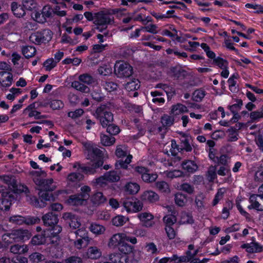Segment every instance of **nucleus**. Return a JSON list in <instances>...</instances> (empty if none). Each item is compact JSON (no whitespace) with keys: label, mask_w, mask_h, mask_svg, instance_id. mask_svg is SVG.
Instances as JSON below:
<instances>
[{"label":"nucleus","mask_w":263,"mask_h":263,"mask_svg":"<svg viewBox=\"0 0 263 263\" xmlns=\"http://www.w3.org/2000/svg\"><path fill=\"white\" fill-rule=\"evenodd\" d=\"M101 143L105 146H110L115 142V138L114 137L101 134L100 135Z\"/></svg>","instance_id":"a19ab883"},{"label":"nucleus","mask_w":263,"mask_h":263,"mask_svg":"<svg viewBox=\"0 0 263 263\" xmlns=\"http://www.w3.org/2000/svg\"><path fill=\"white\" fill-rule=\"evenodd\" d=\"M79 80L87 85H90L96 82V79L88 73H84L79 76Z\"/></svg>","instance_id":"ea45409f"},{"label":"nucleus","mask_w":263,"mask_h":263,"mask_svg":"<svg viewBox=\"0 0 263 263\" xmlns=\"http://www.w3.org/2000/svg\"><path fill=\"white\" fill-rule=\"evenodd\" d=\"M37 186L40 187V190H44L46 191L52 192L54 191L57 187V183L54 182L52 178L50 179H43L41 181V184H38Z\"/></svg>","instance_id":"dca6fc26"},{"label":"nucleus","mask_w":263,"mask_h":263,"mask_svg":"<svg viewBox=\"0 0 263 263\" xmlns=\"http://www.w3.org/2000/svg\"><path fill=\"white\" fill-rule=\"evenodd\" d=\"M29 259L31 263H39L45 260L44 256L39 253L34 252L29 256Z\"/></svg>","instance_id":"49530a36"},{"label":"nucleus","mask_w":263,"mask_h":263,"mask_svg":"<svg viewBox=\"0 0 263 263\" xmlns=\"http://www.w3.org/2000/svg\"><path fill=\"white\" fill-rule=\"evenodd\" d=\"M180 222L182 224H192L194 222V219L191 214L182 212L181 215Z\"/></svg>","instance_id":"3c124183"},{"label":"nucleus","mask_w":263,"mask_h":263,"mask_svg":"<svg viewBox=\"0 0 263 263\" xmlns=\"http://www.w3.org/2000/svg\"><path fill=\"white\" fill-rule=\"evenodd\" d=\"M91 185L96 188H102L108 185V181L105 175L101 176L91 181Z\"/></svg>","instance_id":"bb28decb"},{"label":"nucleus","mask_w":263,"mask_h":263,"mask_svg":"<svg viewBox=\"0 0 263 263\" xmlns=\"http://www.w3.org/2000/svg\"><path fill=\"white\" fill-rule=\"evenodd\" d=\"M52 33L49 29H45L34 32L30 35L29 40L36 45L46 43L51 40Z\"/></svg>","instance_id":"7ed1b4c3"},{"label":"nucleus","mask_w":263,"mask_h":263,"mask_svg":"<svg viewBox=\"0 0 263 263\" xmlns=\"http://www.w3.org/2000/svg\"><path fill=\"white\" fill-rule=\"evenodd\" d=\"M110 104H101L96 110L95 117L97 119L102 126L105 128L114 121V116L110 110Z\"/></svg>","instance_id":"f257e3e1"},{"label":"nucleus","mask_w":263,"mask_h":263,"mask_svg":"<svg viewBox=\"0 0 263 263\" xmlns=\"http://www.w3.org/2000/svg\"><path fill=\"white\" fill-rule=\"evenodd\" d=\"M123 205L128 212H137L142 209L143 204L140 201H136L132 198L123 200Z\"/></svg>","instance_id":"6e6552de"},{"label":"nucleus","mask_w":263,"mask_h":263,"mask_svg":"<svg viewBox=\"0 0 263 263\" xmlns=\"http://www.w3.org/2000/svg\"><path fill=\"white\" fill-rule=\"evenodd\" d=\"M0 193L2 194L0 198V210L8 211L15 200L14 193L12 191L3 186H0Z\"/></svg>","instance_id":"f03ea898"},{"label":"nucleus","mask_w":263,"mask_h":263,"mask_svg":"<svg viewBox=\"0 0 263 263\" xmlns=\"http://www.w3.org/2000/svg\"><path fill=\"white\" fill-rule=\"evenodd\" d=\"M73 233L76 236V238H89L87 231L83 228L76 230Z\"/></svg>","instance_id":"69168bd1"},{"label":"nucleus","mask_w":263,"mask_h":263,"mask_svg":"<svg viewBox=\"0 0 263 263\" xmlns=\"http://www.w3.org/2000/svg\"><path fill=\"white\" fill-rule=\"evenodd\" d=\"M242 248L246 249L249 253L260 252L262 251V247L256 242L243 244L241 246Z\"/></svg>","instance_id":"393cba45"},{"label":"nucleus","mask_w":263,"mask_h":263,"mask_svg":"<svg viewBox=\"0 0 263 263\" xmlns=\"http://www.w3.org/2000/svg\"><path fill=\"white\" fill-rule=\"evenodd\" d=\"M81 82L74 81L71 83V87L76 89V90L80 91L83 93H88L90 91L89 88L81 83Z\"/></svg>","instance_id":"72a5a7b5"},{"label":"nucleus","mask_w":263,"mask_h":263,"mask_svg":"<svg viewBox=\"0 0 263 263\" xmlns=\"http://www.w3.org/2000/svg\"><path fill=\"white\" fill-rule=\"evenodd\" d=\"M39 195L41 201L43 202L44 201H52L54 200V197L51 192L40 190Z\"/></svg>","instance_id":"f704fd0d"},{"label":"nucleus","mask_w":263,"mask_h":263,"mask_svg":"<svg viewBox=\"0 0 263 263\" xmlns=\"http://www.w3.org/2000/svg\"><path fill=\"white\" fill-rule=\"evenodd\" d=\"M127 256L129 258L128 263L129 262H137L141 259V252L139 251L133 249L130 254L127 255Z\"/></svg>","instance_id":"c03bdc74"},{"label":"nucleus","mask_w":263,"mask_h":263,"mask_svg":"<svg viewBox=\"0 0 263 263\" xmlns=\"http://www.w3.org/2000/svg\"><path fill=\"white\" fill-rule=\"evenodd\" d=\"M42 218L46 226L52 227L57 224L59 221L58 215L52 212H49L44 215Z\"/></svg>","instance_id":"a211bd4d"},{"label":"nucleus","mask_w":263,"mask_h":263,"mask_svg":"<svg viewBox=\"0 0 263 263\" xmlns=\"http://www.w3.org/2000/svg\"><path fill=\"white\" fill-rule=\"evenodd\" d=\"M123 233L114 234L109 239L107 246L109 248L115 249L119 247L123 241Z\"/></svg>","instance_id":"6ab92c4d"},{"label":"nucleus","mask_w":263,"mask_h":263,"mask_svg":"<svg viewBox=\"0 0 263 263\" xmlns=\"http://www.w3.org/2000/svg\"><path fill=\"white\" fill-rule=\"evenodd\" d=\"M249 201L251 204L248 206L249 209H255L257 211H263V195L252 194L250 196Z\"/></svg>","instance_id":"9b49d317"},{"label":"nucleus","mask_w":263,"mask_h":263,"mask_svg":"<svg viewBox=\"0 0 263 263\" xmlns=\"http://www.w3.org/2000/svg\"><path fill=\"white\" fill-rule=\"evenodd\" d=\"M189 137H183L181 139L180 146L181 149H184L186 152H191L192 149V146L190 144Z\"/></svg>","instance_id":"09e8293b"},{"label":"nucleus","mask_w":263,"mask_h":263,"mask_svg":"<svg viewBox=\"0 0 263 263\" xmlns=\"http://www.w3.org/2000/svg\"><path fill=\"white\" fill-rule=\"evenodd\" d=\"M89 229L91 232L97 235L102 234L105 231L104 227L96 223H92Z\"/></svg>","instance_id":"de8ad7c7"},{"label":"nucleus","mask_w":263,"mask_h":263,"mask_svg":"<svg viewBox=\"0 0 263 263\" xmlns=\"http://www.w3.org/2000/svg\"><path fill=\"white\" fill-rule=\"evenodd\" d=\"M163 221L165 223V227L168 226V227H172L175 223L176 222V217L172 215H168L165 216L163 217Z\"/></svg>","instance_id":"338daca9"},{"label":"nucleus","mask_w":263,"mask_h":263,"mask_svg":"<svg viewBox=\"0 0 263 263\" xmlns=\"http://www.w3.org/2000/svg\"><path fill=\"white\" fill-rule=\"evenodd\" d=\"M0 181L8 185H12L14 187V179L11 176L3 175L0 176Z\"/></svg>","instance_id":"e2e57ef3"},{"label":"nucleus","mask_w":263,"mask_h":263,"mask_svg":"<svg viewBox=\"0 0 263 263\" xmlns=\"http://www.w3.org/2000/svg\"><path fill=\"white\" fill-rule=\"evenodd\" d=\"M83 145L85 148V153L87 159L94 162L98 160H102V151L99 148L89 143H84Z\"/></svg>","instance_id":"423d86ee"},{"label":"nucleus","mask_w":263,"mask_h":263,"mask_svg":"<svg viewBox=\"0 0 263 263\" xmlns=\"http://www.w3.org/2000/svg\"><path fill=\"white\" fill-rule=\"evenodd\" d=\"M90 240V238H76V240L73 242V245L75 248L80 250L83 248L87 247L88 245Z\"/></svg>","instance_id":"58836bf2"},{"label":"nucleus","mask_w":263,"mask_h":263,"mask_svg":"<svg viewBox=\"0 0 263 263\" xmlns=\"http://www.w3.org/2000/svg\"><path fill=\"white\" fill-rule=\"evenodd\" d=\"M102 255L100 249L97 247H90L87 249V255L89 258L97 259L99 258Z\"/></svg>","instance_id":"c85d7f7f"},{"label":"nucleus","mask_w":263,"mask_h":263,"mask_svg":"<svg viewBox=\"0 0 263 263\" xmlns=\"http://www.w3.org/2000/svg\"><path fill=\"white\" fill-rule=\"evenodd\" d=\"M62 218L72 229H78L81 225L80 217L75 214L66 212L63 213Z\"/></svg>","instance_id":"0eeeda50"},{"label":"nucleus","mask_w":263,"mask_h":263,"mask_svg":"<svg viewBox=\"0 0 263 263\" xmlns=\"http://www.w3.org/2000/svg\"><path fill=\"white\" fill-rule=\"evenodd\" d=\"M10 7L13 15L16 17H23L26 15V11L22 4L20 5L16 2H13L11 3Z\"/></svg>","instance_id":"aec40b11"},{"label":"nucleus","mask_w":263,"mask_h":263,"mask_svg":"<svg viewBox=\"0 0 263 263\" xmlns=\"http://www.w3.org/2000/svg\"><path fill=\"white\" fill-rule=\"evenodd\" d=\"M138 217L141 221L142 225L146 227H151L154 224L153 221L154 216L149 213L143 212L139 213L138 215Z\"/></svg>","instance_id":"f3484780"},{"label":"nucleus","mask_w":263,"mask_h":263,"mask_svg":"<svg viewBox=\"0 0 263 263\" xmlns=\"http://www.w3.org/2000/svg\"><path fill=\"white\" fill-rule=\"evenodd\" d=\"M126 190L130 194L137 193L139 189V185L136 183L130 182L127 183L125 186Z\"/></svg>","instance_id":"6e6d98bb"},{"label":"nucleus","mask_w":263,"mask_h":263,"mask_svg":"<svg viewBox=\"0 0 263 263\" xmlns=\"http://www.w3.org/2000/svg\"><path fill=\"white\" fill-rule=\"evenodd\" d=\"M107 200L106 197L104 196L103 193L100 192H98L94 194L91 197V201L93 205H100Z\"/></svg>","instance_id":"4be33fe9"},{"label":"nucleus","mask_w":263,"mask_h":263,"mask_svg":"<svg viewBox=\"0 0 263 263\" xmlns=\"http://www.w3.org/2000/svg\"><path fill=\"white\" fill-rule=\"evenodd\" d=\"M206 175L209 181H213L217 177L216 166L213 165L210 166L208 168Z\"/></svg>","instance_id":"603ef678"},{"label":"nucleus","mask_w":263,"mask_h":263,"mask_svg":"<svg viewBox=\"0 0 263 263\" xmlns=\"http://www.w3.org/2000/svg\"><path fill=\"white\" fill-rule=\"evenodd\" d=\"M86 200L79 194L78 195H71L67 200L68 203L72 205H82Z\"/></svg>","instance_id":"a878e982"},{"label":"nucleus","mask_w":263,"mask_h":263,"mask_svg":"<svg viewBox=\"0 0 263 263\" xmlns=\"http://www.w3.org/2000/svg\"><path fill=\"white\" fill-rule=\"evenodd\" d=\"M29 235V233L28 231L21 229L16 230L6 235L7 237L9 238V239L7 240L6 242L11 243L13 242H18L24 240L25 237L28 239Z\"/></svg>","instance_id":"1a4fd4ad"},{"label":"nucleus","mask_w":263,"mask_h":263,"mask_svg":"<svg viewBox=\"0 0 263 263\" xmlns=\"http://www.w3.org/2000/svg\"><path fill=\"white\" fill-rule=\"evenodd\" d=\"M250 118L251 122H258L260 119H263V111L260 109L253 111L250 114Z\"/></svg>","instance_id":"a18cd8bd"},{"label":"nucleus","mask_w":263,"mask_h":263,"mask_svg":"<svg viewBox=\"0 0 263 263\" xmlns=\"http://www.w3.org/2000/svg\"><path fill=\"white\" fill-rule=\"evenodd\" d=\"M22 4L25 11H35L37 8L38 4L35 0H22Z\"/></svg>","instance_id":"cd10ccee"},{"label":"nucleus","mask_w":263,"mask_h":263,"mask_svg":"<svg viewBox=\"0 0 263 263\" xmlns=\"http://www.w3.org/2000/svg\"><path fill=\"white\" fill-rule=\"evenodd\" d=\"M101 86L108 92H112L117 89L118 84L112 81H102Z\"/></svg>","instance_id":"4c0bfd02"},{"label":"nucleus","mask_w":263,"mask_h":263,"mask_svg":"<svg viewBox=\"0 0 263 263\" xmlns=\"http://www.w3.org/2000/svg\"><path fill=\"white\" fill-rule=\"evenodd\" d=\"M113 22V18L109 15L103 12H98L96 14L93 23L97 26L96 29L100 32H102L106 29L107 25L111 24Z\"/></svg>","instance_id":"39448f33"},{"label":"nucleus","mask_w":263,"mask_h":263,"mask_svg":"<svg viewBox=\"0 0 263 263\" xmlns=\"http://www.w3.org/2000/svg\"><path fill=\"white\" fill-rule=\"evenodd\" d=\"M148 172H146V173L142 175L141 178L144 181L147 182L155 181L158 177L157 175L155 174H151Z\"/></svg>","instance_id":"774afa93"},{"label":"nucleus","mask_w":263,"mask_h":263,"mask_svg":"<svg viewBox=\"0 0 263 263\" xmlns=\"http://www.w3.org/2000/svg\"><path fill=\"white\" fill-rule=\"evenodd\" d=\"M106 179L108 182H115L120 180V176L119 173L115 171H111L104 174Z\"/></svg>","instance_id":"2f4dec72"},{"label":"nucleus","mask_w":263,"mask_h":263,"mask_svg":"<svg viewBox=\"0 0 263 263\" xmlns=\"http://www.w3.org/2000/svg\"><path fill=\"white\" fill-rule=\"evenodd\" d=\"M186 196L181 193H177L175 195V203L179 206H183L186 203Z\"/></svg>","instance_id":"79ce46f5"},{"label":"nucleus","mask_w":263,"mask_h":263,"mask_svg":"<svg viewBox=\"0 0 263 263\" xmlns=\"http://www.w3.org/2000/svg\"><path fill=\"white\" fill-rule=\"evenodd\" d=\"M156 186L162 193H168L170 192L168 184L164 181L157 182L156 183Z\"/></svg>","instance_id":"8fccbe9b"},{"label":"nucleus","mask_w":263,"mask_h":263,"mask_svg":"<svg viewBox=\"0 0 263 263\" xmlns=\"http://www.w3.org/2000/svg\"><path fill=\"white\" fill-rule=\"evenodd\" d=\"M92 163L87 166H82L78 164L82 172L86 174L93 175L96 173V169L101 166L103 164V160H98L96 162H91Z\"/></svg>","instance_id":"f8f14e48"},{"label":"nucleus","mask_w":263,"mask_h":263,"mask_svg":"<svg viewBox=\"0 0 263 263\" xmlns=\"http://www.w3.org/2000/svg\"><path fill=\"white\" fill-rule=\"evenodd\" d=\"M134 249V247L126 242L123 241L119 245L118 247L119 251L123 255H128L132 252V250Z\"/></svg>","instance_id":"e433bc0d"},{"label":"nucleus","mask_w":263,"mask_h":263,"mask_svg":"<svg viewBox=\"0 0 263 263\" xmlns=\"http://www.w3.org/2000/svg\"><path fill=\"white\" fill-rule=\"evenodd\" d=\"M182 168L188 173H193L196 172L198 168L197 164L192 160H186L182 163Z\"/></svg>","instance_id":"b1692460"},{"label":"nucleus","mask_w":263,"mask_h":263,"mask_svg":"<svg viewBox=\"0 0 263 263\" xmlns=\"http://www.w3.org/2000/svg\"><path fill=\"white\" fill-rule=\"evenodd\" d=\"M164 173L167 178L170 179L181 177L183 176V172L177 170H174L171 171H165Z\"/></svg>","instance_id":"864d4df0"},{"label":"nucleus","mask_w":263,"mask_h":263,"mask_svg":"<svg viewBox=\"0 0 263 263\" xmlns=\"http://www.w3.org/2000/svg\"><path fill=\"white\" fill-rule=\"evenodd\" d=\"M140 82L138 79H133L126 83L125 89L128 91L137 90L140 87Z\"/></svg>","instance_id":"c9c22d12"},{"label":"nucleus","mask_w":263,"mask_h":263,"mask_svg":"<svg viewBox=\"0 0 263 263\" xmlns=\"http://www.w3.org/2000/svg\"><path fill=\"white\" fill-rule=\"evenodd\" d=\"M199 250L194 249V246L192 244L188 246V250L185 252V255L179 257V261L178 262H189L192 259L195 257Z\"/></svg>","instance_id":"ddd939ff"},{"label":"nucleus","mask_w":263,"mask_h":263,"mask_svg":"<svg viewBox=\"0 0 263 263\" xmlns=\"http://www.w3.org/2000/svg\"><path fill=\"white\" fill-rule=\"evenodd\" d=\"M114 71L118 78H128L133 74V69L128 63L118 61L115 65Z\"/></svg>","instance_id":"20e7f679"},{"label":"nucleus","mask_w":263,"mask_h":263,"mask_svg":"<svg viewBox=\"0 0 263 263\" xmlns=\"http://www.w3.org/2000/svg\"><path fill=\"white\" fill-rule=\"evenodd\" d=\"M84 178V176L81 173H70L67 177L69 181L75 182L78 181L82 180Z\"/></svg>","instance_id":"0e129e2a"},{"label":"nucleus","mask_w":263,"mask_h":263,"mask_svg":"<svg viewBox=\"0 0 263 263\" xmlns=\"http://www.w3.org/2000/svg\"><path fill=\"white\" fill-rule=\"evenodd\" d=\"M161 122L163 127H165L166 128L167 127L171 126L173 124L174 119L171 116L168 115H164L161 117Z\"/></svg>","instance_id":"4d7b16f0"},{"label":"nucleus","mask_w":263,"mask_h":263,"mask_svg":"<svg viewBox=\"0 0 263 263\" xmlns=\"http://www.w3.org/2000/svg\"><path fill=\"white\" fill-rule=\"evenodd\" d=\"M27 200L30 202V204L36 208H43L46 205L44 202L42 201H40L34 196L28 197Z\"/></svg>","instance_id":"5fc2aeb1"},{"label":"nucleus","mask_w":263,"mask_h":263,"mask_svg":"<svg viewBox=\"0 0 263 263\" xmlns=\"http://www.w3.org/2000/svg\"><path fill=\"white\" fill-rule=\"evenodd\" d=\"M142 199L149 202H155L159 199V195L152 191H147L143 193Z\"/></svg>","instance_id":"5701e85b"},{"label":"nucleus","mask_w":263,"mask_h":263,"mask_svg":"<svg viewBox=\"0 0 263 263\" xmlns=\"http://www.w3.org/2000/svg\"><path fill=\"white\" fill-rule=\"evenodd\" d=\"M9 222L17 225H21L25 223V217L20 215H14L9 218Z\"/></svg>","instance_id":"bf43d9fd"},{"label":"nucleus","mask_w":263,"mask_h":263,"mask_svg":"<svg viewBox=\"0 0 263 263\" xmlns=\"http://www.w3.org/2000/svg\"><path fill=\"white\" fill-rule=\"evenodd\" d=\"M22 52L26 58H29L34 55L36 49L32 46H25L22 47Z\"/></svg>","instance_id":"473e14b6"},{"label":"nucleus","mask_w":263,"mask_h":263,"mask_svg":"<svg viewBox=\"0 0 263 263\" xmlns=\"http://www.w3.org/2000/svg\"><path fill=\"white\" fill-rule=\"evenodd\" d=\"M28 175L36 185L41 184V181L47 176L46 172L41 168L39 171H29Z\"/></svg>","instance_id":"4468645a"},{"label":"nucleus","mask_w":263,"mask_h":263,"mask_svg":"<svg viewBox=\"0 0 263 263\" xmlns=\"http://www.w3.org/2000/svg\"><path fill=\"white\" fill-rule=\"evenodd\" d=\"M45 237L42 235H36L33 236L31 242L33 245L39 246L45 242Z\"/></svg>","instance_id":"052dcab7"},{"label":"nucleus","mask_w":263,"mask_h":263,"mask_svg":"<svg viewBox=\"0 0 263 263\" xmlns=\"http://www.w3.org/2000/svg\"><path fill=\"white\" fill-rule=\"evenodd\" d=\"M132 158L133 157L131 155H128L125 161H123L122 160L118 161L115 164L116 168L119 169L120 168H123L126 169L128 167L127 165L130 163Z\"/></svg>","instance_id":"37998d69"},{"label":"nucleus","mask_w":263,"mask_h":263,"mask_svg":"<svg viewBox=\"0 0 263 263\" xmlns=\"http://www.w3.org/2000/svg\"><path fill=\"white\" fill-rule=\"evenodd\" d=\"M204 196L202 194L196 197L195 202L198 210H202L204 208Z\"/></svg>","instance_id":"680f3d73"},{"label":"nucleus","mask_w":263,"mask_h":263,"mask_svg":"<svg viewBox=\"0 0 263 263\" xmlns=\"http://www.w3.org/2000/svg\"><path fill=\"white\" fill-rule=\"evenodd\" d=\"M53 9L49 5H46L43 7L42 12H36L34 15V18L36 22L43 23L46 21L47 18L52 16Z\"/></svg>","instance_id":"9d476101"},{"label":"nucleus","mask_w":263,"mask_h":263,"mask_svg":"<svg viewBox=\"0 0 263 263\" xmlns=\"http://www.w3.org/2000/svg\"><path fill=\"white\" fill-rule=\"evenodd\" d=\"M28 248L27 245H19L17 244L12 245L10 247V251L14 254H22L27 253Z\"/></svg>","instance_id":"c756f323"},{"label":"nucleus","mask_w":263,"mask_h":263,"mask_svg":"<svg viewBox=\"0 0 263 263\" xmlns=\"http://www.w3.org/2000/svg\"><path fill=\"white\" fill-rule=\"evenodd\" d=\"M109 259L114 263H128L129 258L121 253H113L109 255Z\"/></svg>","instance_id":"412c9836"},{"label":"nucleus","mask_w":263,"mask_h":263,"mask_svg":"<svg viewBox=\"0 0 263 263\" xmlns=\"http://www.w3.org/2000/svg\"><path fill=\"white\" fill-rule=\"evenodd\" d=\"M178 189L185 192L189 194H192L194 193V187L193 185L188 183H183L178 186Z\"/></svg>","instance_id":"13d9d810"},{"label":"nucleus","mask_w":263,"mask_h":263,"mask_svg":"<svg viewBox=\"0 0 263 263\" xmlns=\"http://www.w3.org/2000/svg\"><path fill=\"white\" fill-rule=\"evenodd\" d=\"M13 81V75L9 71L0 72V84L1 87L7 88L11 86Z\"/></svg>","instance_id":"2eb2a0df"},{"label":"nucleus","mask_w":263,"mask_h":263,"mask_svg":"<svg viewBox=\"0 0 263 263\" xmlns=\"http://www.w3.org/2000/svg\"><path fill=\"white\" fill-rule=\"evenodd\" d=\"M188 111L187 108L185 105L180 103L173 105L171 110L172 114L174 116H177Z\"/></svg>","instance_id":"7c9ffc66"}]
</instances>
